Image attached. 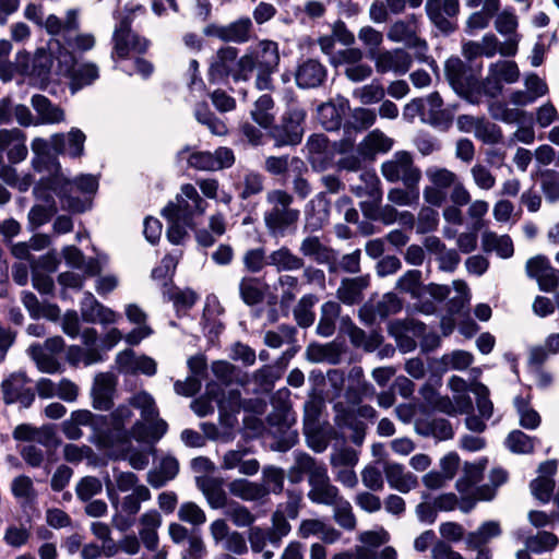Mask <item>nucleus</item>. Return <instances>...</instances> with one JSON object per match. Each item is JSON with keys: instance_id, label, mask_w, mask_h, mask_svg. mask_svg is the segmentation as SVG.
Masks as SVG:
<instances>
[{"instance_id": "1", "label": "nucleus", "mask_w": 559, "mask_h": 559, "mask_svg": "<svg viewBox=\"0 0 559 559\" xmlns=\"http://www.w3.org/2000/svg\"><path fill=\"white\" fill-rule=\"evenodd\" d=\"M281 62L280 47L276 41L262 39L250 47L236 61L231 71L235 81H249L253 73L254 86L259 91H273V75L278 71Z\"/></svg>"}, {"instance_id": "2", "label": "nucleus", "mask_w": 559, "mask_h": 559, "mask_svg": "<svg viewBox=\"0 0 559 559\" xmlns=\"http://www.w3.org/2000/svg\"><path fill=\"white\" fill-rule=\"evenodd\" d=\"M47 53L44 49H39L34 58V68H38L39 76L46 75L53 62L56 61V71L59 75L70 80L73 92L81 87L93 83L98 78V69L93 63H85L76 67V61L71 51L61 46L59 39H51L48 43Z\"/></svg>"}, {"instance_id": "3", "label": "nucleus", "mask_w": 559, "mask_h": 559, "mask_svg": "<svg viewBox=\"0 0 559 559\" xmlns=\"http://www.w3.org/2000/svg\"><path fill=\"white\" fill-rule=\"evenodd\" d=\"M47 169L50 175L46 180V186L60 198L62 207L74 213L85 211L86 203L76 193H94L98 187L96 177L82 175L75 180H70L56 158L51 159Z\"/></svg>"}, {"instance_id": "4", "label": "nucleus", "mask_w": 559, "mask_h": 559, "mask_svg": "<svg viewBox=\"0 0 559 559\" xmlns=\"http://www.w3.org/2000/svg\"><path fill=\"white\" fill-rule=\"evenodd\" d=\"M293 201V195L285 190L273 189L266 192L265 202L269 207L263 214V219L271 236H285L299 219L300 212L292 207Z\"/></svg>"}, {"instance_id": "5", "label": "nucleus", "mask_w": 559, "mask_h": 559, "mask_svg": "<svg viewBox=\"0 0 559 559\" xmlns=\"http://www.w3.org/2000/svg\"><path fill=\"white\" fill-rule=\"evenodd\" d=\"M129 404L140 409L141 420L131 428L133 439L142 442H156L167 431V424L158 418L154 397L146 391H140L129 399Z\"/></svg>"}, {"instance_id": "6", "label": "nucleus", "mask_w": 559, "mask_h": 559, "mask_svg": "<svg viewBox=\"0 0 559 559\" xmlns=\"http://www.w3.org/2000/svg\"><path fill=\"white\" fill-rule=\"evenodd\" d=\"M381 174L389 182H403L405 187L418 186L421 170L414 163L413 155L407 151H397L391 158L381 164Z\"/></svg>"}, {"instance_id": "7", "label": "nucleus", "mask_w": 559, "mask_h": 559, "mask_svg": "<svg viewBox=\"0 0 559 559\" xmlns=\"http://www.w3.org/2000/svg\"><path fill=\"white\" fill-rule=\"evenodd\" d=\"M179 162L186 159L188 165L197 170L216 171L229 168L235 163L234 152L228 147H218L214 153L207 151H193L189 146L177 153Z\"/></svg>"}, {"instance_id": "8", "label": "nucleus", "mask_w": 559, "mask_h": 559, "mask_svg": "<svg viewBox=\"0 0 559 559\" xmlns=\"http://www.w3.org/2000/svg\"><path fill=\"white\" fill-rule=\"evenodd\" d=\"M207 203L200 197L195 187L186 183L181 187L176 201L169 203L163 215H170L175 219L183 221V225H191L194 215H203Z\"/></svg>"}, {"instance_id": "9", "label": "nucleus", "mask_w": 559, "mask_h": 559, "mask_svg": "<svg viewBox=\"0 0 559 559\" xmlns=\"http://www.w3.org/2000/svg\"><path fill=\"white\" fill-rule=\"evenodd\" d=\"M425 175L429 181L423 190L425 202L432 206H441L448 199L449 190L460 177L454 171L436 165L429 166Z\"/></svg>"}, {"instance_id": "10", "label": "nucleus", "mask_w": 559, "mask_h": 559, "mask_svg": "<svg viewBox=\"0 0 559 559\" xmlns=\"http://www.w3.org/2000/svg\"><path fill=\"white\" fill-rule=\"evenodd\" d=\"M357 463L358 455L350 448L335 449L330 456V464L335 480L349 489H354L358 485V477L354 471Z\"/></svg>"}, {"instance_id": "11", "label": "nucleus", "mask_w": 559, "mask_h": 559, "mask_svg": "<svg viewBox=\"0 0 559 559\" xmlns=\"http://www.w3.org/2000/svg\"><path fill=\"white\" fill-rule=\"evenodd\" d=\"M425 11L429 21L442 33L456 29L453 19L460 12V0H427Z\"/></svg>"}, {"instance_id": "12", "label": "nucleus", "mask_w": 559, "mask_h": 559, "mask_svg": "<svg viewBox=\"0 0 559 559\" xmlns=\"http://www.w3.org/2000/svg\"><path fill=\"white\" fill-rule=\"evenodd\" d=\"M306 112L302 109H293L283 118L281 126L273 128L271 136L277 147L286 145H297L301 142L304 135L302 123Z\"/></svg>"}, {"instance_id": "13", "label": "nucleus", "mask_w": 559, "mask_h": 559, "mask_svg": "<svg viewBox=\"0 0 559 559\" xmlns=\"http://www.w3.org/2000/svg\"><path fill=\"white\" fill-rule=\"evenodd\" d=\"M376 71L380 74L389 72L395 75L407 73L413 64V58L408 51L403 48L385 49L371 53Z\"/></svg>"}, {"instance_id": "14", "label": "nucleus", "mask_w": 559, "mask_h": 559, "mask_svg": "<svg viewBox=\"0 0 559 559\" xmlns=\"http://www.w3.org/2000/svg\"><path fill=\"white\" fill-rule=\"evenodd\" d=\"M520 71L514 61L500 60L491 63L483 86L487 95L495 97L501 93L502 83L511 84L519 80Z\"/></svg>"}, {"instance_id": "15", "label": "nucleus", "mask_w": 559, "mask_h": 559, "mask_svg": "<svg viewBox=\"0 0 559 559\" xmlns=\"http://www.w3.org/2000/svg\"><path fill=\"white\" fill-rule=\"evenodd\" d=\"M27 379L25 372L19 371L11 373L1 383L3 401L5 404L20 403L23 407H29L34 400L35 394L31 388H27Z\"/></svg>"}, {"instance_id": "16", "label": "nucleus", "mask_w": 559, "mask_h": 559, "mask_svg": "<svg viewBox=\"0 0 559 559\" xmlns=\"http://www.w3.org/2000/svg\"><path fill=\"white\" fill-rule=\"evenodd\" d=\"M114 52L112 57L126 58L130 53H143L146 51L148 43L145 38L139 37L130 28L129 23L123 20L114 33Z\"/></svg>"}, {"instance_id": "17", "label": "nucleus", "mask_w": 559, "mask_h": 559, "mask_svg": "<svg viewBox=\"0 0 559 559\" xmlns=\"http://www.w3.org/2000/svg\"><path fill=\"white\" fill-rule=\"evenodd\" d=\"M253 24L249 17H241L227 25L211 24L204 29L207 36L236 44L247 43L251 37Z\"/></svg>"}, {"instance_id": "18", "label": "nucleus", "mask_w": 559, "mask_h": 559, "mask_svg": "<svg viewBox=\"0 0 559 559\" xmlns=\"http://www.w3.org/2000/svg\"><path fill=\"white\" fill-rule=\"evenodd\" d=\"M117 369L124 374L142 373L152 377L157 371L156 361L146 355H136L132 349H124L115 359Z\"/></svg>"}, {"instance_id": "19", "label": "nucleus", "mask_w": 559, "mask_h": 559, "mask_svg": "<svg viewBox=\"0 0 559 559\" xmlns=\"http://www.w3.org/2000/svg\"><path fill=\"white\" fill-rule=\"evenodd\" d=\"M117 377L111 372H99L95 376L91 395L93 407L98 411H108L114 406Z\"/></svg>"}, {"instance_id": "20", "label": "nucleus", "mask_w": 559, "mask_h": 559, "mask_svg": "<svg viewBox=\"0 0 559 559\" xmlns=\"http://www.w3.org/2000/svg\"><path fill=\"white\" fill-rule=\"evenodd\" d=\"M308 476L309 486L318 483V480L328 476V469L324 463L317 461L308 453H295V463L289 468V478L292 481L298 483L302 475Z\"/></svg>"}, {"instance_id": "21", "label": "nucleus", "mask_w": 559, "mask_h": 559, "mask_svg": "<svg viewBox=\"0 0 559 559\" xmlns=\"http://www.w3.org/2000/svg\"><path fill=\"white\" fill-rule=\"evenodd\" d=\"M307 158L316 171L328 169L333 162V150L324 134L309 136L306 143Z\"/></svg>"}, {"instance_id": "22", "label": "nucleus", "mask_w": 559, "mask_h": 559, "mask_svg": "<svg viewBox=\"0 0 559 559\" xmlns=\"http://www.w3.org/2000/svg\"><path fill=\"white\" fill-rule=\"evenodd\" d=\"M383 473L389 487L401 493H408L418 486L417 476L407 471L401 463L384 462Z\"/></svg>"}, {"instance_id": "23", "label": "nucleus", "mask_w": 559, "mask_h": 559, "mask_svg": "<svg viewBox=\"0 0 559 559\" xmlns=\"http://www.w3.org/2000/svg\"><path fill=\"white\" fill-rule=\"evenodd\" d=\"M81 316L87 323L112 324L119 314L100 304L92 293H85L81 301Z\"/></svg>"}, {"instance_id": "24", "label": "nucleus", "mask_w": 559, "mask_h": 559, "mask_svg": "<svg viewBox=\"0 0 559 559\" xmlns=\"http://www.w3.org/2000/svg\"><path fill=\"white\" fill-rule=\"evenodd\" d=\"M85 134L78 128L68 133H55L50 136L51 148L57 154H67L73 158L84 153Z\"/></svg>"}, {"instance_id": "25", "label": "nucleus", "mask_w": 559, "mask_h": 559, "mask_svg": "<svg viewBox=\"0 0 559 559\" xmlns=\"http://www.w3.org/2000/svg\"><path fill=\"white\" fill-rule=\"evenodd\" d=\"M342 333L348 335L350 343L355 347L364 348L366 352L376 350L383 341L380 333L372 331L366 334L360 328L356 326L349 317H343L340 323Z\"/></svg>"}, {"instance_id": "26", "label": "nucleus", "mask_w": 559, "mask_h": 559, "mask_svg": "<svg viewBox=\"0 0 559 559\" xmlns=\"http://www.w3.org/2000/svg\"><path fill=\"white\" fill-rule=\"evenodd\" d=\"M539 476L531 481L530 488L532 495L543 503L549 502L551 493L555 489V480L552 476L557 472V462L547 461L539 465Z\"/></svg>"}, {"instance_id": "27", "label": "nucleus", "mask_w": 559, "mask_h": 559, "mask_svg": "<svg viewBox=\"0 0 559 559\" xmlns=\"http://www.w3.org/2000/svg\"><path fill=\"white\" fill-rule=\"evenodd\" d=\"M326 68L314 59L301 62L295 73L296 84L300 88H316L326 79Z\"/></svg>"}, {"instance_id": "28", "label": "nucleus", "mask_w": 559, "mask_h": 559, "mask_svg": "<svg viewBox=\"0 0 559 559\" xmlns=\"http://www.w3.org/2000/svg\"><path fill=\"white\" fill-rule=\"evenodd\" d=\"M26 136L20 129L0 130V150L7 151L11 163H20L27 156Z\"/></svg>"}, {"instance_id": "29", "label": "nucleus", "mask_w": 559, "mask_h": 559, "mask_svg": "<svg viewBox=\"0 0 559 559\" xmlns=\"http://www.w3.org/2000/svg\"><path fill=\"white\" fill-rule=\"evenodd\" d=\"M419 32L418 17L415 14H411L406 19L393 22L386 32V37L392 43L404 44L407 47L416 39Z\"/></svg>"}, {"instance_id": "30", "label": "nucleus", "mask_w": 559, "mask_h": 559, "mask_svg": "<svg viewBox=\"0 0 559 559\" xmlns=\"http://www.w3.org/2000/svg\"><path fill=\"white\" fill-rule=\"evenodd\" d=\"M348 108V100L343 97H340L337 103H324L318 107V120L325 130H337L340 129L343 116Z\"/></svg>"}, {"instance_id": "31", "label": "nucleus", "mask_w": 559, "mask_h": 559, "mask_svg": "<svg viewBox=\"0 0 559 559\" xmlns=\"http://www.w3.org/2000/svg\"><path fill=\"white\" fill-rule=\"evenodd\" d=\"M139 536L148 550H156L159 543L158 528L162 525V516L156 510L143 513L140 519Z\"/></svg>"}, {"instance_id": "32", "label": "nucleus", "mask_w": 559, "mask_h": 559, "mask_svg": "<svg viewBox=\"0 0 559 559\" xmlns=\"http://www.w3.org/2000/svg\"><path fill=\"white\" fill-rule=\"evenodd\" d=\"M346 382V396L352 403H358L362 399L374 394V388L365 379L361 367H353L348 372Z\"/></svg>"}, {"instance_id": "33", "label": "nucleus", "mask_w": 559, "mask_h": 559, "mask_svg": "<svg viewBox=\"0 0 559 559\" xmlns=\"http://www.w3.org/2000/svg\"><path fill=\"white\" fill-rule=\"evenodd\" d=\"M31 104L38 116V124H58L66 121V112L44 95H34Z\"/></svg>"}, {"instance_id": "34", "label": "nucleus", "mask_w": 559, "mask_h": 559, "mask_svg": "<svg viewBox=\"0 0 559 559\" xmlns=\"http://www.w3.org/2000/svg\"><path fill=\"white\" fill-rule=\"evenodd\" d=\"M394 141L381 130L369 132L358 144V152L364 158H374L377 154L388 153L393 147Z\"/></svg>"}, {"instance_id": "35", "label": "nucleus", "mask_w": 559, "mask_h": 559, "mask_svg": "<svg viewBox=\"0 0 559 559\" xmlns=\"http://www.w3.org/2000/svg\"><path fill=\"white\" fill-rule=\"evenodd\" d=\"M41 25L50 35H61L63 40H66L68 35L76 32L80 27L79 11L76 9L68 10L64 20L50 14L43 21Z\"/></svg>"}, {"instance_id": "36", "label": "nucleus", "mask_w": 559, "mask_h": 559, "mask_svg": "<svg viewBox=\"0 0 559 559\" xmlns=\"http://www.w3.org/2000/svg\"><path fill=\"white\" fill-rule=\"evenodd\" d=\"M229 492L246 501H258L266 498L270 490L265 485L243 478L234 479L228 484Z\"/></svg>"}, {"instance_id": "37", "label": "nucleus", "mask_w": 559, "mask_h": 559, "mask_svg": "<svg viewBox=\"0 0 559 559\" xmlns=\"http://www.w3.org/2000/svg\"><path fill=\"white\" fill-rule=\"evenodd\" d=\"M267 265L274 266L277 272H294L301 270L305 262L302 258L283 246L267 255Z\"/></svg>"}, {"instance_id": "38", "label": "nucleus", "mask_w": 559, "mask_h": 559, "mask_svg": "<svg viewBox=\"0 0 559 559\" xmlns=\"http://www.w3.org/2000/svg\"><path fill=\"white\" fill-rule=\"evenodd\" d=\"M444 72L452 88L459 95L465 94L468 88V75L464 62L457 57L449 58L444 64Z\"/></svg>"}, {"instance_id": "39", "label": "nucleus", "mask_w": 559, "mask_h": 559, "mask_svg": "<svg viewBox=\"0 0 559 559\" xmlns=\"http://www.w3.org/2000/svg\"><path fill=\"white\" fill-rule=\"evenodd\" d=\"M299 250L301 254L320 264H333L336 260L334 251L323 245L316 236L306 237L301 241Z\"/></svg>"}, {"instance_id": "40", "label": "nucleus", "mask_w": 559, "mask_h": 559, "mask_svg": "<svg viewBox=\"0 0 559 559\" xmlns=\"http://www.w3.org/2000/svg\"><path fill=\"white\" fill-rule=\"evenodd\" d=\"M483 250L496 252L500 258L508 259L513 255L514 247L508 235H498L491 230H485L481 235Z\"/></svg>"}, {"instance_id": "41", "label": "nucleus", "mask_w": 559, "mask_h": 559, "mask_svg": "<svg viewBox=\"0 0 559 559\" xmlns=\"http://www.w3.org/2000/svg\"><path fill=\"white\" fill-rule=\"evenodd\" d=\"M341 496L340 489L331 483L329 475L310 485L308 491V498L313 503L325 506H332Z\"/></svg>"}, {"instance_id": "42", "label": "nucleus", "mask_w": 559, "mask_h": 559, "mask_svg": "<svg viewBox=\"0 0 559 559\" xmlns=\"http://www.w3.org/2000/svg\"><path fill=\"white\" fill-rule=\"evenodd\" d=\"M366 276L345 278L337 288V298L345 305H355L360 301L362 290L368 286Z\"/></svg>"}, {"instance_id": "43", "label": "nucleus", "mask_w": 559, "mask_h": 559, "mask_svg": "<svg viewBox=\"0 0 559 559\" xmlns=\"http://www.w3.org/2000/svg\"><path fill=\"white\" fill-rule=\"evenodd\" d=\"M500 525L496 521L483 523L477 531L471 532L465 537V544L468 549H478L487 544L491 538L499 536Z\"/></svg>"}, {"instance_id": "44", "label": "nucleus", "mask_w": 559, "mask_h": 559, "mask_svg": "<svg viewBox=\"0 0 559 559\" xmlns=\"http://www.w3.org/2000/svg\"><path fill=\"white\" fill-rule=\"evenodd\" d=\"M179 471L178 461L173 456H165L158 469L147 474V481L155 488L163 487L167 481L176 477Z\"/></svg>"}, {"instance_id": "45", "label": "nucleus", "mask_w": 559, "mask_h": 559, "mask_svg": "<svg viewBox=\"0 0 559 559\" xmlns=\"http://www.w3.org/2000/svg\"><path fill=\"white\" fill-rule=\"evenodd\" d=\"M426 105V122L435 127H448L451 119L444 110H442V98L435 92L424 99Z\"/></svg>"}, {"instance_id": "46", "label": "nucleus", "mask_w": 559, "mask_h": 559, "mask_svg": "<svg viewBox=\"0 0 559 559\" xmlns=\"http://www.w3.org/2000/svg\"><path fill=\"white\" fill-rule=\"evenodd\" d=\"M341 306L336 301H326L321 307V318L317 331L321 336L329 337L335 331V322L340 317Z\"/></svg>"}, {"instance_id": "47", "label": "nucleus", "mask_w": 559, "mask_h": 559, "mask_svg": "<svg viewBox=\"0 0 559 559\" xmlns=\"http://www.w3.org/2000/svg\"><path fill=\"white\" fill-rule=\"evenodd\" d=\"M274 102L273 98L267 95H261L254 103V108L251 110L252 119L262 128H270L275 119L273 114Z\"/></svg>"}, {"instance_id": "48", "label": "nucleus", "mask_w": 559, "mask_h": 559, "mask_svg": "<svg viewBox=\"0 0 559 559\" xmlns=\"http://www.w3.org/2000/svg\"><path fill=\"white\" fill-rule=\"evenodd\" d=\"M486 466V461L477 464H465L464 475L456 481V488L462 495H469L475 491V485L478 484L483 477V472Z\"/></svg>"}, {"instance_id": "49", "label": "nucleus", "mask_w": 559, "mask_h": 559, "mask_svg": "<svg viewBox=\"0 0 559 559\" xmlns=\"http://www.w3.org/2000/svg\"><path fill=\"white\" fill-rule=\"evenodd\" d=\"M209 394L217 402L221 417L239 412L241 407V397L238 390L222 391L221 395L216 394L214 388L209 389Z\"/></svg>"}, {"instance_id": "50", "label": "nucleus", "mask_w": 559, "mask_h": 559, "mask_svg": "<svg viewBox=\"0 0 559 559\" xmlns=\"http://www.w3.org/2000/svg\"><path fill=\"white\" fill-rule=\"evenodd\" d=\"M27 352L41 372L57 373L60 371V362L53 357V355L46 353L45 348L40 344L31 345Z\"/></svg>"}, {"instance_id": "51", "label": "nucleus", "mask_w": 559, "mask_h": 559, "mask_svg": "<svg viewBox=\"0 0 559 559\" xmlns=\"http://www.w3.org/2000/svg\"><path fill=\"white\" fill-rule=\"evenodd\" d=\"M133 412L130 404L120 405L110 414L111 426L117 432V439L121 442H127L133 438L131 430L127 431L124 429L126 424L131 420Z\"/></svg>"}, {"instance_id": "52", "label": "nucleus", "mask_w": 559, "mask_h": 559, "mask_svg": "<svg viewBox=\"0 0 559 559\" xmlns=\"http://www.w3.org/2000/svg\"><path fill=\"white\" fill-rule=\"evenodd\" d=\"M524 544L528 551L542 554L554 550L559 544V538L554 533L542 531L536 535L528 536Z\"/></svg>"}, {"instance_id": "53", "label": "nucleus", "mask_w": 559, "mask_h": 559, "mask_svg": "<svg viewBox=\"0 0 559 559\" xmlns=\"http://www.w3.org/2000/svg\"><path fill=\"white\" fill-rule=\"evenodd\" d=\"M407 332L412 333L413 336L420 340L421 349L425 352L432 350L439 346V336L421 322L409 321L407 325Z\"/></svg>"}, {"instance_id": "54", "label": "nucleus", "mask_w": 559, "mask_h": 559, "mask_svg": "<svg viewBox=\"0 0 559 559\" xmlns=\"http://www.w3.org/2000/svg\"><path fill=\"white\" fill-rule=\"evenodd\" d=\"M331 507H333V518L340 526L348 531L355 528L356 518L347 499L341 496Z\"/></svg>"}, {"instance_id": "55", "label": "nucleus", "mask_w": 559, "mask_h": 559, "mask_svg": "<svg viewBox=\"0 0 559 559\" xmlns=\"http://www.w3.org/2000/svg\"><path fill=\"white\" fill-rule=\"evenodd\" d=\"M377 121V114L373 109L356 107L350 111V120L345 124V130L353 128L355 131L366 130Z\"/></svg>"}, {"instance_id": "56", "label": "nucleus", "mask_w": 559, "mask_h": 559, "mask_svg": "<svg viewBox=\"0 0 559 559\" xmlns=\"http://www.w3.org/2000/svg\"><path fill=\"white\" fill-rule=\"evenodd\" d=\"M164 296L167 297L170 301H173L174 307L176 310L179 311H186L190 309L197 301V294L187 288V289H179L177 287L166 288L164 290Z\"/></svg>"}, {"instance_id": "57", "label": "nucleus", "mask_w": 559, "mask_h": 559, "mask_svg": "<svg viewBox=\"0 0 559 559\" xmlns=\"http://www.w3.org/2000/svg\"><path fill=\"white\" fill-rule=\"evenodd\" d=\"M388 200L396 206H413L419 201L418 186L392 188L388 192Z\"/></svg>"}, {"instance_id": "58", "label": "nucleus", "mask_w": 559, "mask_h": 559, "mask_svg": "<svg viewBox=\"0 0 559 559\" xmlns=\"http://www.w3.org/2000/svg\"><path fill=\"white\" fill-rule=\"evenodd\" d=\"M514 406L520 417V425L525 429H536L540 424L539 414L521 396L514 399Z\"/></svg>"}, {"instance_id": "59", "label": "nucleus", "mask_w": 559, "mask_h": 559, "mask_svg": "<svg viewBox=\"0 0 559 559\" xmlns=\"http://www.w3.org/2000/svg\"><path fill=\"white\" fill-rule=\"evenodd\" d=\"M307 358L312 362L329 361L332 364L337 362L338 350L333 343L329 344H311L306 352Z\"/></svg>"}, {"instance_id": "60", "label": "nucleus", "mask_w": 559, "mask_h": 559, "mask_svg": "<svg viewBox=\"0 0 559 559\" xmlns=\"http://www.w3.org/2000/svg\"><path fill=\"white\" fill-rule=\"evenodd\" d=\"M11 492L15 499L22 503H28L36 498V490L33 480L26 475H20L13 478L11 483Z\"/></svg>"}, {"instance_id": "61", "label": "nucleus", "mask_w": 559, "mask_h": 559, "mask_svg": "<svg viewBox=\"0 0 559 559\" xmlns=\"http://www.w3.org/2000/svg\"><path fill=\"white\" fill-rule=\"evenodd\" d=\"M421 272L419 270H408L396 282L395 288L400 293L409 294L413 298L420 295Z\"/></svg>"}, {"instance_id": "62", "label": "nucleus", "mask_w": 559, "mask_h": 559, "mask_svg": "<svg viewBox=\"0 0 559 559\" xmlns=\"http://www.w3.org/2000/svg\"><path fill=\"white\" fill-rule=\"evenodd\" d=\"M317 302V298L313 295H305L300 298L297 306L294 309V317L300 326L307 328L314 321V313L312 307Z\"/></svg>"}, {"instance_id": "63", "label": "nucleus", "mask_w": 559, "mask_h": 559, "mask_svg": "<svg viewBox=\"0 0 559 559\" xmlns=\"http://www.w3.org/2000/svg\"><path fill=\"white\" fill-rule=\"evenodd\" d=\"M239 294L247 305H257L263 299L260 282L254 277H243L239 283Z\"/></svg>"}, {"instance_id": "64", "label": "nucleus", "mask_w": 559, "mask_h": 559, "mask_svg": "<svg viewBox=\"0 0 559 559\" xmlns=\"http://www.w3.org/2000/svg\"><path fill=\"white\" fill-rule=\"evenodd\" d=\"M178 519L193 526H201L206 522L205 512L194 502H183L178 509Z\"/></svg>"}]
</instances>
